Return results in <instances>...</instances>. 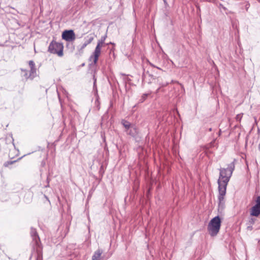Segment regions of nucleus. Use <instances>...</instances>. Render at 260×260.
<instances>
[{
    "instance_id": "9b49d317",
    "label": "nucleus",
    "mask_w": 260,
    "mask_h": 260,
    "mask_svg": "<svg viewBox=\"0 0 260 260\" xmlns=\"http://www.w3.org/2000/svg\"><path fill=\"white\" fill-rule=\"evenodd\" d=\"M122 124H123V126L125 127V128L127 129H128L129 128H131V129L133 128L134 129V128L132 127L130 123L127 121H123Z\"/></svg>"
},
{
    "instance_id": "f8f14e48",
    "label": "nucleus",
    "mask_w": 260,
    "mask_h": 260,
    "mask_svg": "<svg viewBox=\"0 0 260 260\" xmlns=\"http://www.w3.org/2000/svg\"><path fill=\"white\" fill-rule=\"evenodd\" d=\"M41 255L38 254L36 260H41Z\"/></svg>"
},
{
    "instance_id": "7ed1b4c3",
    "label": "nucleus",
    "mask_w": 260,
    "mask_h": 260,
    "mask_svg": "<svg viewBox=\"0 0 260 260\" xmlns=\"http://www.w3.org/2000/svg\"><path fill=\"white\" fill-rule=\"evenodd\" d=\"M63 46L61 43L52 41L49 46V51L53 54H57L59 56L63 55Z\"/></svg>"
},
{
    "instance_id": "1a4fd4ad",
    "label": "nucleus",
    "mask_w": 260,
    "mask_h": 260,
    "mask_svg": "<svg viewBox=\"0 0 260 260\" xmlns=\"http://www.w3.org/2000/svg\"><path fill=\"white\" fill-rule=\"evenodd\" d=\"M103 251L102 249H98L96 250L92 256V260H103L101 255Z\"/></svg>"
},
{
    "instance_id": "20e7f679",
    "label": "nucleus",
    "mask_w": 260,
    "mask_h": 260,
    "mask_svg": "<svg viewBox=\"0 0 260 260\" xmlns=\"http://www.w3.org/2000/svg\"><path fill=\"white\" fill-rule=\"evenodd\" d=\"M105 39L99 41L97 46L95 49V50L93 53V55L91 56L90 59L93 60L94 63H96L98 60V58L101 54V49L103 46Z\"/></svg>"
},
{
    "instance_id": "ddd939ff",
    "label": "nucleus",
    "mask_w": 260,
    "mask_h": 260,
    "mask_svg": "<svg viewBox=\"0 0 260 260\" xmlns=\"http://www.w3.org/2000/svg\"><path fill=\"white\" fill-rule=\"evenodd\" d=\"M249 222H250L251 223L253 224V223L254 222V219H253V218H251V219L250 220Z\"/></svg>"
},
{
    "instance_id": "f257e3e1",
    "label": "nucleus",
    "mask_w": 260,
    "mask_h": 260,
    "mask_svg": "<svg viewBox=\"0 0 260 260\" xmlns=\"http://www.w3.org/2000/svg\"><path fill=\"white\" fill-rule=\"evenodd\" d=\"M229 180H217L219 192L218 196L219 210H222L224 208L225 202L224 199L226 194V187Z\"/></svg>"
},
{
    "instance_id": "f3484780",
    "label": "nucleus",
    "mask_w": 260,
    "mask_h": 260,
    "mask_svg": "<svg viewBox=\"0 0 260 260\" xmlns=\"http://www.w3.org/2000/svg\"><path fill=\"white\" fill-rule=\"evenodd\" d=\"M259 148L260 149V143H259Z\"/></svg>"
},
{
    "instance_id": "39448f33",
    "label": "nucleus",
    "mask_w": 260,
    "mask_h": 260,
    "mask_svg": "<svg viewBox=\"0 0 260 260\" xmlns=\"http://www.w3.org/2000/svg\"><path fill=\"white\" fill-rule=\"evenodd\" d=\"M234 169V165L231 164L226 169H222L220 171V177L222 179H230L231 177L233 171Z\"/></svg>"
},
{
    "instance_id": "f03ea898",
    "label": "nucleus",
    "mask_w": 260,
    "mask_h": 260,
    "mask_svg": "<svg viewBox=\"0 0 260 260\" xmlns=\"http://www.w3.org/2000/svg\"><path fill=\"white\" fill-rule=\"evenodd\" d=\"M221 221L219 216L213 218L209 222L207 230L209 234L212 237H214L219 233Z\"/></svg>"
},
{
    "instance_id": "4468645a",
    "label": "nucleus",
    "mask_w": 260,
    "mask_h": 260,
    "mask_svg": "<svg viewBox=\"0 0 260 260\" xmlns=\"http://www.w3.org/2000/svg\"><path fill=\"white\" fill-rule=\"evenodd\" d=\"M87 45V43H85V44H83V46H82V48H84V47H85L86 46V45Z\"/></svg>"
},
{
    "instance_id": "423d86ee",
    "label": "nucleus",
    "mask_w": 260,
    "mask_h": 260,
    "mask_svg": "<svg viewBox=\"0 0 260 260\" xmlns=\"http://www.w3.org/2000/svg\"><path fill=\"white\" fill-rule=\"evenodd\" d=\"M260 214V196L256 198V204L253 206L250 210L251 216L257 217Z\"/></svg>"
},
{
    "instance_id": "9d476101",
    "label": "nucleus",
    "mask_w": 260,
    "mask_h": 260,
    "mask_svg": "<svg viewBox=\"0 0 260 260\" xmlns=\"http://www.w3.org/2000/svg\"><path fill=\"white\" fill-rule=\"evenodd\" d=\"M29 65L30 68V71L31 73H34L35 72V63L32 61H29Z\"/></svg>"
},
{
    "instance_id": "6e6552de",
    "label": "nucleus",
    "mask_w": 260,
    "mask_h": 260,
    "mask_svg": "<svg viewBox=\"0 0 260 260\" xmlns=\"http://www.w3.org/2000/svg\"><path fill=\"white\" fill-rule=\"evenodd\" d=\"M30 235L32 238L33 240L35 242L36 245L39 246L40 240L39 237L37 233V231L35 229H31Z\"/></svg>"
},
{
    "instance_id": "2eb2a0df",
    "label": "nucleus",
    "mask_w": 260,
    "mask_h": 260,
    "mask_svg": "<svg viewBox=\"0 0 260 260\" xmlns=\"http://www.w3.org/2000/svg\"><path fill=\"white\" fill-rule=\"evenodd\" d=\"M44 197H45V198H46V199L48 201V202H49V200H48V198L47 197V196H45V195H44Z\"/></svg>"
},
{
    "instance_id": "0eeeda50",
    "label": "nucleus",
    "mask_w": 260,
    "mask_h": 260,
    "mask_svg": "<svg viewBox=\"0 0 260 260\" xmlns=\"http://www.w3.org/2000/svg\"><path fill=\"white\" fill-rule=\"evenodd\" d=\"M62 38L66 41L72 42L76 38L75 34L73 30H66L62 32Z\"/></svg>"
},
{
    "instance_id": "dca6fc26",
    "label": "nucleus",
    "mask_w": 260,
    "mask_h": 260,
    "mask_svg": "<svg viewBox=\"0 0 260 260\" xmlns=\"http://www.w3.org/2000/svg\"><path fill=\"white\" fill-rule=\"evenodd\" d=\"M48 180H47V181H48ZM47 185L45 186V187H47L48 186V184H49V182L48 181H47Z\"/></svg>"
}]
</instances>
